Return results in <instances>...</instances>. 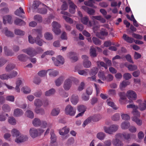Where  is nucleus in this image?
Returning <instances> with one entry per match:
<instances>
[{"mask_svg": "<svg viewBox=\"0 0 146 146\" xmlns=\"http://www.w3.org/2000/svg\"><path fill=\"white\" fill-rule=\"evenodd\" d=\"M41 121L38 118H35L32 121L33 124V125L35 127H38L41 125Z\"/></svg>", "mask_w": 146, "mask_h": 146, "instance_id": "c756f323", "label": "nucleus"}, {"mask_svg": "<svg viewBox=\"0 0 146 146\" xmlns=\"http://www.w3.org/2000/svg\"><path fill=\"white\" fill-rule=\"evenodd\" d=\"M12 136L14 137H17L21 135L19 131L16 129H13L11 131Z\"/></svg>", "mask_w": 146, "mask_h": 146, "instance_id": "bb28decb", "label": "nucleus"}, {"mask_svg": "<svg viewBox=\"0 0 146 146\" xmlns=\"http://www.w3.org/2000/svg\"><path fill=\"white\" fill-rule=\"evenodd\" d=\"M52 30L56 35H59L61 32L60 28L61 27L60 25L56 21H54L52 23Z\"/></svg>", "mask_w": 146, "mask_h": 146, "instance_id": "1a4fd4ad", "label": "nucleus"}, {"mask_svg": "<svg viewBox=\"0 0 146 146\" xmlns=\"http://www.w3.org/2000/svg\"><path fill=\"white\" fill-rule=\"evenodd\" d=\"M22 51L31 56H34L37 54L36 50L33 48H29L22 50Z\"/></svg>", "mask_w": 146, "mask_h": 146, "instance_id": "9b49d317", "label": "nucleus"}, {"mask_svg": "<svg viewBox=\"0 0 146 146\" xmlns=\"http://www.w3.org/2000/svg\"><path fill=\"white\" fill-rule=\"evenodd\" d=\"M64 60L61 56L59 55L57 57L56 61L54 62V64L56 66H59L63 64Z\"/></svg>", "mask_w": 146, "mask_h": 146, "instance_id": "2eb2a0df", "label": "nucleus"}, {"mask_svg": "<svg viewBox=\"0 0 146 146\" xmlns=\"http://www.w3.org/2000/svg\"><path fill=\"white\" fill-rule=\"evenodd\" d=\"M137 102L139 104V109L141 111H143L146 109V101H142L141 100L137 101Z\"/></svg>", "mask_w": 146, "mask_h": 146, "instance_id": "ddd939ff", "label": "nucleus"}, {"mask_svg": "<svg viewBox=\"0 0 146 146\" xmlns=\"http://www.w3.org/2000/svg\"><path fill=\"white\" fill-rule=\"evenodd\" d=\"M64 111L66 114L71 116L74 115L76 113V109L70 105H68L66 106Z\"/></svg>", "mask_w": 146, "mask_h": 146, "instance_id": "39448f33", "label": "nucleus"}, {"mask_svg": "<svg viewBox=\"0 0 146 146\" xmlns=\"http://www.w3.org/2000/svg\"><path fill=\"white\" fill-rule=\"evenodd\" d=\"M3 50L5 54L7 56H12L14 54L12 51L9 49L7 46L4 47Z\"/></svg>", "mask_w": 146, "mask_h": 146, "instance_id": "e433bc0d", "label": "nucleus"}, {"mask_svg": "<svg viewBox=\"0 0 146 146\" xmlns=\"http://www.w3.org/2000/svg\"><path fill=\"white\" fill-rule=\"evenodd\" d=\"M23 113L24 112L21 109L16 108L14 111L13 115L15 117H19L22 115Z\"/></svg>", "mask_w": 146, "mask_h": 146, "instance_id": "6ab92c4d", "label": "nucleus"}, {"mask_svg": "<svg viewBox=\"0 0 146 146\" xmlns=\"http://www.w3.org/2000/svg\"><path fill=\"white\" fill-rule=\"evenodd\" d=\"M15 34L19 35H23L25 34V32L19 29H16L14 30Z\"/></svg>", "mask_w": 146, "mask_h": 146, "instance_id": "680f3d73", "label": "nucleus"}, {"mask_svg": "<svg viewBox=\"0 0 146 146\" xmlns=\"http://www.w3.org/2000/svg\"><path fill=\"white\" fill-rule=\"evenodd\" d=\"M120 97V99L119 100V102L120 103H122L123 101L126 99L125 94L124 92H120L119 94Z\"/></svg>", "mask_w": 146, "mask_h": 146, "instance_id": "8fccbe9b", "label": "nucleus"}, {"mask_svg": "<svg viewBox=\"0 0 146 146\" xmlns=\"http://www.w3.org/2000/svg\"><path fill=\"white\" fill-rule=\"evenodd\" d=\"M15 24L18 25H23L25 24V22L22 20L17 18L14 21Z\"/></svg>", "mask_w": 146, "mask_h": 146, "instance_id": "58836bf2", "label": "nucleus"}, {"mask_svg": "<svg viewBox=\"0 0 146 146\" xmlns=\"http://www.w3.org/2000/svg\"><path fill=\"white\" fill-rule=\"evenodd\" d=\"M51 135L50 139L51 143H54L56 142V137L54 133V131L53 130H51L50 132Z\"/></svg>", "mask_w": 146, "mask_h": 146, "instance_id": "2f4dec72", "label": "nucleus"}, {"mask_svg": "<svg viewBox=\"0 0 146 146\" xmlns=\"http://www.w3.org/2000/svg\"><path fill=\"white\" fill-rule=\"evenodd\" d=\"M82 9L85 11H86L87 13L89 15H93L95 12V11L94 9L91 8L83 6L82 7Z\"/></svg>", "mask_w": 146, "mask_h": 146, "instance_id": "5701e85b", "label": "nucleus"}, {"mask_svg": "<svg viewBox=\"0 0 146 146\" xmlns=\"http://www.w3.org/2000/svg\"><path fill=\"white\" fill-rule=\"evenodd\" d=\"M3 32L6 36L8 37H13L14 36L13 33L8 30L7 28H4L3 29Z\"/></svg>", "mask_w": 146, "mask_h": 146, "instance_id": "412c9836", "label": "nucleus"}, {"mask_svg": "<svg viewBox=\"0 0 146 146\" xmlns=\"http://www.w3.org/2000/svg\"><path fill=\"white\" fill-rule=\"evenodd\" d=\"M126 96L129 99V102L130 103H133V100H136L137 97L135 92L132 90L128 91Z\"/></svg>", "mask_w": 146, "mask_h": 146, "instance_id": "0eeeda50", "label": "nucleus"}, {"mask_svg": "<svg viewBox=\"0 0 146 146\" xmlns=\"http://www.w3.org/2000/svg\"><path fill=\"white\" fill-rule=\"evenodd\" d=\"M121 138L120 136L117 137L116 135H115V139L112 140L113 144L114 146H123V143L119 140Z\"/></svg>", "mask_w": 146, "mask_h": 146, "instance_id": "dca6fc26", "label": "nucleus"}, {"mask_svg": "<svg viewBox=\"0 0 146 146\" xmlns=\"http://www.w3.org/2000/svg\"><path fill=\"white\" fill-rule=\"evenodd\" d=\"M17 74L18 73L16 71H14L9 75L5 74L0 75V79L2 80L11 79L16 77Z\"/></svg>", "mask_w": 146, "mask_h": 146, "instance_id": "6e6552de", "label": "nucleus"}, {"mask_svg": "<svg viewBox=\"0 0 146 146\" xmlns=\"http://www.w3.org/2000/svg\"><path fill=\"white\" fill-rule=\"evenodd\" d=\"M16 138L15 141L18 143L23 142L28 139L27 136L21 135Z\"/></svg>", "mask_w": 146, "mask_h": 146, "instance_id": "f3484780", "label": "nucleus"}, {"mask_svg": "<svg viewBox=\"0 0 146 146\" xmlns=\"http://www.w3.org/2000/svg\"><path fill=\"white\" fill-rule=\"evenodd\" d=\"M49 75L51 77H55L58 74V72L56 70L48 69L47 70Z\"/></svg>", "mask_w": 146, "mask_h": 146, "instance_id": "c85d7f7f", "label": "nucleus"}, {"mask_svg": "<svg viewBox=\"0 0 146 146\" xmlns=\"http://www.w3.org/2000/svg\"><path fill=\"white\" fill-rule=\"evenodd\" d=\"M54 17L52 15H51L47 18L45 19L43 22L45 24H48L51 22V19L54 18Z\"/></svg>", "mask_w": 146, "mask_h": 146, "instance_id": "774afa93", "label": "nucleus"}, {"mask_svg": "<svg viewBox=\"0 0 146 146\" xmlns=\"http://www.w3.org/2000/svg\"><path fill=\"white\" fill-rule=\"evenodd\" d=\"M69 128L66 127H64L60 129L59 133L60 135L63 136L62 137L63 139H64L68 137V135L67 134L69 132Z\"/></svg>", "mask_w": 146, "mask_h": 146, "instance_id": "9d476101", "label": "nucleus"}, {"mask_svg": "<svg viewBox=\"0 0 146 146\" xmlns=\"http://www.w3.org/2000/svg\"><path fill=\"white\" fill-rule=\"evenodd\" d=\"M7 5L5 3H2L0 4V6L1 7H5L1 9L0 10V15H2V14H5L8 12L9 11V9L7 7Z\"/></svg>", "mask_w": 146, "mask_h": 146, "instance_id": "4468645a", "label": "nucleus"}, {"mask_svg": "<svg viewBox=\"0 0 146 146\" xmlns=\"http://www.w3.org/2000/svg\"><path fill=\"white\" fill-rule=\"evenodd\" d=\"M70 100L73 104L75 105L78 102V97L77 95H72L70 97Z\"/></svg>", "mask_w": 146, "mask_h": 146, "instance_id": "aec40b11", "label": "nucleus"}, {"mask_svg": "<svg viewBox=\"0 0 146 146\" xmlns=\"http://www.w3.org/2000/svg\"><path fill=\"white\" fill-rule=\"evenodd\" d=\"M137 109H134L133 111V116L132 117H135L136 118L139 117H140V113L138 111Z\"/></svg>", "mask_w": 146, "mask_h": 146, "instance_id": "338daca9", "label": "nucleus"}, {"mask_svg": "<svg viewBox=\"0 0 146 146\" xmlns=\"http://www.w3.org/2000/svg\"><path fill=\"white\" fill-rule=\"evenodd\" d=\"M3 23L4 24L6 23L7 22L11 24L12 23V17L10 15H7L3 17Z\"/></svg>", "mask_w": 146, "mask_h": 146, "instance_id": "4be33fe9", "label": "nucleus"}, {"mask_svg": "<svg viewBox=\"0 0 146 146\" xmlns=\"http://www.w3.org/2000/svg\"><path fill=\"white\" fill-rule=\"evenodd\" d=\"M65 78L63 76H61L57 79L55 82L56 86H59L62 83Z\"/></svg>", "mask_w": 146, "mask_h": 146, "instance_id": "ea45409f", "label": "nucleus"}, {"mask_svg": "<svg viewBox=\"0 0 146 146\" xmlns=\"http://www.w3.org/2000/svg\"><path fill=\"white\" fill-rule=\"evenodd\" d=\"M55 90L53 88L45 92V95L46 96H50L55 93Z\"/></svg>", "mask_w": 146, "mask_h": 146, "instance_id": "864d4df0", "label": "nucleus"}, {"mask_svg": "<svg viewBox=\"0 0 146 146\" xmlns=\"http://www.w3.org/2000/svg\"><path fill=\"white\" fill-rule=\"evenodd\" d=\"M123 39L128 42L132 43L133 42L134 39L133 38L128 36L125 34L123 35Z\"/></svg>", "mask_w": 146, "mask_h": 146, "instance_id": "72a5a7b5", "label": "nucleus"}, {"mask_svg": "<svg viewBox=\"0 0 146 146\" xmlns=\"http://www.w3.org/2000/svg\"><path fill=\"white\" fill-rule=\"evenodd\" d=\"M130 126V123L128 121H124L121 123V128L123 129H127Z\"/></svg>", "mask_w": 146, "mask_h": 146, "instance_id": "473e14b6", "label": "nucleus"}, {"mask_svg": "<svg viewBox=\"0 0 146 146\" xmlns=\"http://www.w3.org/2000/svg\"><path fill=\"white\" fill-rule=\"evenodd\" d=\"M60 112V109L58 108L53 109L51 112V115L53 116L57 115Z\"/></svg>", "mask_w": 146, "mask_h": 146, "instance_id": "49530a36", "label": "nucleus"}, {"mask_svg": "<svg viewBox=\"0 0 146 146\" xmlns=\"http://www.w3.org/2000/svg\"><path fill=\"white\" fill-rule=\"evenodd\" d=\"M107 104L109 106L112 107L113 109L116 110L117 107H116L114 103L110 99H107Z\"/></svg>", "mask_w": 146, "mask_h": 146, "instance_id": "09e8293b", "label": "nucleus"}, {"mask_svg": "<svg viewBox=\"0 0 146 146\" xmlns=\"http://www.w3.org/2000/svg\"><path fill=\"white\" fill-rule=\"evenodd\" d=\"M86 109V107L83 105H80L78 106V110L79 112L84 113Z\"/></svg>", "mask_w": 146, "mask_h": 146, "instance_id": "bf43d9fd", "label": "nucleus"}, {"mask_svg": "<svg viewBox=\"0 0 146 146\" xmlns=\"http://www.w3.org/2000/svg\"><path fill=\"white\" fill-rule=\"evenodd\" d=\"M21 91L25 94H29L31 92V90L29 87L26 86L21 88Z\"/></svg>", "mask_w": 146, "mask_h": 146, "instance_id": "c9c22d12", "label": "nucleus"}, {"mask_svg": "<svg viewBox=\"0 0 146 146\" xmlns=\"http://www.w3.org/2000/svg\"><path fill=\"white\" fill-rule=\"evenodd\" d=\"M33 33L37 35V37L35 39V42L39 46H42L44 41L41 38L42 37V30L41 29H34L32 30Z\"/></svg>", "mask_w": 146, "mask_h": 146, "instance_id": "f257e3e1", "label": "nucleus"}, {"mask_svg": "<svg viewBox=\"0 0 146 146\" xmlns=\"http://www.w3.org/2000/svg\"><path fill=\"white\" fill-rule=\"evenodd\" d=\"M69 58L72 62H75L78 60V57L75 53L70 52L69 53Z\"/></svg>", "mask_w": 146, "mask_h": 146, "instance_id": "b1692460", "label": "nucleus"}, {"mask_svg": "<svg viewBox=\"0 0 146 146\" xmlns=\"http://www.w3.org/2000/svg\"><path fill=\"white\" fill-rule=\"evenodd\" d=\"M46 8L50 9V8L49 7L45 5H44V8L39 9L38 10V12L39 13L41 14H45L47 12V9Z\"/></svg>", "mask_w": 146, "mask_h": 146, "instance_id": "37998d69", "label": "nucleus"}, {"mask_svg": "<svg viewBox=\"0 0 146 146\" xmlns=\"http://www.w3.org/2000/svg\"><path fill=\"white\" fill-rule=\"evenodd\" d=\"M119 126L117 125H111L109 127L105 126L103 129L104 131L106 133L112 134L115 133L118 129Z\"/></svg>", "mask_w": 146, "mask_h": 146, "instance_id": "7ed1b4c3", "label": "nucleus"}, {"mask_svg": "<svg viewBox=\"0 0 146 146\" xmlns=\"http://www.w3.org/2000/svg\"><path fill=\"white\" fill-rule=\"evenodd\" d=\"M17 58L20 61L25 62L28 59V57L24 54H20L17 56Z\"/></svg>", "mask_w": 146, "mask_h": 146, "instance_id": "7c9ffc66", "label": "nucleus"}, {"mask_svg": "<svg viewBox=\"0 0 146 146\" xmlns=\"http://www.w3.org/2000/svg\"><path fill=\"white\" fill-rule=\"evenodd\" d=\"M82 58L84 60L83 65L86 68H89L91 65V63L88 60V57L86 55L82 56Z\"/></svg>", "mask_w": 146, "mask_h": 146, "instance_id": "f8f14e48", "label": "nucleus"}, {"mask_svg": "<svg viewBox=\"0 0 146 146\" xmlns=\"http://www.w3.org/2000/svg\"><path fill=\"white\" fill-rule=\"evenodd\" d=\"M34 19L39 23H41L42 21V17L40 15H35L34 17Z\"/></svg>", "mask_w": 146, "mask_h": 146, "instance_id": "e2e57ef3", "label": "nucleus"}, {"mask_svg": "<svg viewBox=\"0 0 146 146\" xmlns=\"http://www.w3.org/2000/svg\"><path fill=\"white\" fill-rule=\"evenodd\" d=\"M130 84V82L129 81H123L120 84V87L121 89L125 87L127 85H129Z\"/></svg>", "mask_w": 146, "mask_h": 146, "instance_id": "13d9d810", "label": "nucleus"}, {"mask_svg": "<svg viewBox=\"0 0 146 146\" xmlns=\"http://www.w3.org/2000/svg\"><path fill=\"white\" fill-rule=\"evenodd\" d=\"M131 119L132 120L134 121L138 126H141L143 124L142 120L138 118L132 117Z\"/></svg>", "mask_w": 146, "mask_h": 146, "instance_id": "f704fd0d", "label": "nucleus"}, {"mask_svg": "<svg viewBox=\"0 0 146 146\" xmlns=\"http://www.w3.org/2000/svg\"><path fill=\"white\" fill-rule=\"evenodd\" d=\"M25 114L27 117L31 118H33L34 117L33 112L31 110H27L25 112Z\"/></svg>", "mask_w": 146, "mask_h": 146, "instance_id": "4d7b16f0", "label": "nucleus"}, {"mask_svg": "<svg viewBox=\"0 0 146 146\" xmlns=\"http://www.w3.org/2000/svg\"><path fill=\"white\" fill-rule=\"evenodd\" d=\"M2 109L4 111L6 112L10 111L11 110L10 106L7 104H4L2 107Z\"/></svg>", "mask_w": 146, "mask_h": 146, "instance_id": "6e6d98bb", "label": "nucleus"}, {"mask_svg": "<svg viewBox=\"0 0 146 146\" xmlns=\"http://www.w3.org/2000/svg\"><path fill=\"white\" fill-rule=\"evenodd\" d=\"M74 79V78L73 77H70L65 80L63 84V88L65 90L68 91L70 89L72 86V82Z\"/></svg>", "mask_w": 146, "mask_h": 146, "instance_id": "20e7f679", "label": "nucleus"}, {"mask_svg": "<svg viewBox=\"0 0 146 146\" xmlns=\"http://www.w3.org/2000/svg\"><path fill=\"white\" fill-rule=\"evenodd\" d=\"M80 20L81 22L85 25H87L88 24V22L89 21L88 18L87 16L81 18Z\"/></svg>", "mask_w": 146, "mask_h": 146, "instance_id": "0e129e2a", "label": "nucleus"}, {"mask_svg": "<svg viewBox=\"0 0 146 146\" xmlns=\"http://www.w3.org/2000/svg\"><path fill=\"white\" fill-rule=\"evenodd\" d=\"M15 65L12 63L8 64L5 68V70L7 72H9L13 69L15 67Z\"/></svg>", "mask_w": 146, "mask_h": 146, "instance_id": "79ce46f5", "label": "nucleus"}, {"mask_svg": "<svg viewBox=\"0 0 146 146\" xmlns=\"http://www.w3.org/2000/svg\"><path fill=\"white\" fill-rule=\"evenodd\" d=\"M106 137V134L103 132L98 133L96 135L97 137L101 140H104Z\"/></svg>", "mask_w": 146, "mask_h": 146, "instance_id": "c03bdc74", "label": "nucleus"}, {"mask_svg": "<svg viewBox=\"0 0 146 146\" xmlns=\"http://www.w3.org/2000/svg\"><path fill=\"white\" fill-rule=\"evenodd\" d=\"M45 38L48 40H51L53 38L52 35L50 33L46 32L44 35Z\"/></svg>", "mask_w": 146, "mask_h": 146, "instance_id": "a18cd8bd", "label": "nucleus"}, {"mask_svg": "<svg viewBox=\"0 0 146 146\" xmlns=\"http://www.w3.org/2000/svg\"><path fill=\"white\" fill-rule=\"evenodd\" d=\"M88 1H85L84 2V4L86 5L89 7H93L94 8H96V7L94 6L93 3H94L95 2L93 0H88Z\"/></svg>", "mask_w": 146, "mask_h": 146, "instance_id": "4c0bfd02", "label": "nucleus"}, {"mask_svg": "<svg viewBox=\"0 0 146 146\" xmlns=\"http://www.w3.org/2000/svg\"><path fill=\"white\" fill-rule=\"evenodd\" d=\"M34 105L36 107H40L42 105V101L38 99H36L35 100L34 102Z\"/></svg>", "mask_w": 146, "mask_h": 146, "instance_id": "5fc2aeb1", "label": "nucleus"}, {"mask_svg": "<svg viewBox=\"0 0 146 146\" xmlns=\"http://www.w3.org/2000/svg\"><path fill=\"white\" fill-rule=\"evenodd\" d=\"M91 18L93 20L94 22H95L94 19H96L100 21L101 22L104 23L106 22V20L105 19L100 16H93L91 17Z\"/></svg>", "mask_w": 146, "mask_h": 146, "instance_id": "393cba45", "label": "nucleus"}, {"mask_svg": "<svg viewBox=\"0 0 146 146\" xmlns=\"http://www.w3.org/2000/svg\"><path fill=\"white\" fill-rule=\"evenodd\" d=\"M118 136H120L121 137H123L125 139L127 140L134 139L136 137V135L135 134H131L126 133H124L123 134L119 133L116 134V137H117Z\"/></svg>", "mask_w": 146, "mask_h": 146, "instance_id": "423d86ee", "label": "nucleus"}, {"mask_svg": "<svg viewBox=\"0 0 146 146\" xmlns=\"http://www.w3.org/2000/svg\"><path fill=\"white\" fill-rule=\"evenodd\" d=\"M100 35H98V34H96V35L100 38L103 39L104 38L103 37V36H107L108 35V32L105 29H101V31L100 32Z\"/></svg>", "mask_w": 146, "mask_h": 146, "instance_id": "a878e982", "label": "nucleus"}, {"mask_svg": "<svg viewBox=\"0 0 146 146\" xmlns=\"http://www.w3.org/2000/svg\"><path fill=\"white\" fill-rule=\"evenodd\" d=\"M15 14L18 16L21 17L23 14L25 13V12L23 9L20 7L19 9H17L15 12Z\"/></svg>", "mask_w": 146, "mask_h": 146, "instance_id": "a19ab883", "label": "nucleus"}, {"mask_svg": "<svg viewBox=\"0 0 146 146\" xmlns=\"http://www.w3.org/2000/svg\"><path fill=\"white\" fill-rule=\"evenodd\" d=\"M125 65L128 68L129 70L130 71H133L136 70L137 68V66L135 65H132L130 64L128 66H127L126 64V63H125Z\"/></svg>", "mask_w": 146, "mask_h": 146, "instance_id": "603ef678", "label": "nucleus"}, {"mask_svg": "<svg viewBox=\"0 0 146 146\" xmlns=\"http://www.w3.org/2000/svg\"><path fill=\"white\" fill-rule=\"evenodd\" d=\"M62 17L66 22L71 24L73 23V21L71 18L65 15L62 16Z\"/></svg>", "mask_w": 146, "mask_h": 146, "instance_id": "052dcab7", "label": "nucleus"}, {"mask_svg": "<svg viewBox=\"0 0 146 146\" xmlns=\"http://www.w3.org/2000/svg\"><path fill=\"white\" fill-rule=\"evenodd\" d=\"M52 124L49 123H47L45 121H41V128H45L46 127L51 128L52 126Z\"/></svg>", "mask_w": 146, "mask_h": 146, "instance_id": "cd10ccee", "label": "nucleus"}, {"mask_svg": "<svg viewBox=\"0 0 146 146\" xmlns=\"http://www.w3.org/2000/svg\"><path fill=\"white\" fill-rule=\"evenodd\" d=\"M8 122L12 125H15L16 123V120L13 117H9Z\"/></svg>", "mask_w": 146, "mask_h": 146, "instance_id": "69168bd1", "label": "nucleus"}, {"mask_svg": "<svg viewBox=\"0 0 146 146\" xmlns=\"http://www.w3.org/2000/svg\"><path fill=\"white\" fill-rule=\"evenodd\" d=\"M90 54L92 57H95L97 56V54L95 49L92 46L91 47L90 50Z\"/></svg>", "mask_w": 146, "mask_h": 146, "instance_id": "3c124183", "label": "nucleus"}, {"mask_svg": "<svg viewBox=\"0 0 146 146\" xmlns=\"http://www.w3.org/2000/svg\"><path fill=\"white\" fill-rule=\"evenodd\" d=\"M44 131L42 128L36 129L32 127L29 130V133L30 136L33 138H35L38 136H40Z\"/></svg>", "mask_w": 146, "mask_h": 146, "instance_id": "f03ea898", "label": "nucleus"}, {"mask_svg": "<svg viewBox=\"0 0 146 146\" xmlns=\"http://www.w3.org/2000/svg\"><path fill=\"white\" fill-rule=\"evenodd\" d=\"M98 76L99 78L103 81L106 80V77L105 76V73L104 72L100 71L98 73Z\"/></svg>", "mask_w": 146, "mask_h": 146, "instance_id": "de8ad7c7", "label": "nucleus"}, {"mask_svg": "<svg viewBox=\"0 0 146 146\" xmlns=\"http://www.w3.org/2000/svg\"><path fill=\"white\" fill-rule=\"evenodd\" d=\"M69 12L71 14H74L76 11V9L77 6L72 2H69Z\"/></svg>", "mask_w": 146, "mask_h": 146, "instance_id": "a211bd4d", "label": "nucleus"}]
</instances>
